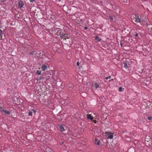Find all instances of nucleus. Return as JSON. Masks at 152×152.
Segmentation results:
<instances>
[{"mask_svg": "<svg viewBox=\"0 0 152 152\" xmlns=\"http://www.w3.org/2000/svg\"><path fill=\"white\" fill-rule=\"evenodd\" d=\"M19 7H22L24 5V3L23 1H20L18 3Z\"/></svg>", "mask_w": 152, "mask_h": 152, "instance_id": "nucleus-4", "label": "nucleus"}, {"mask_svg": "<svg viewBox=\"0 0 152 152\" xmlns=\"http://www.w3.org/2000/svg\"><path fill=\"white\" fill-rule=\"evenodd\" d=\"M94 122L95 123H96V121H94Z\"/></svg>", "mask_w": 152, "mask_h": 152, "instance_id": "nucleus-32", "label": "nucleus"}, {"mask_svg": "<svg viewBox=\"0 0 152 152\" xmlns=\"http://www.w3.org/2000/svg\"><path fill=\"white\" fill-rule=\"evenodd\" d=\"M151 32H152V28L151 29Z\"/></svg>", "mask_w": 152, "mask_h": 152, "instance_id": "nucleus-33", "label": "nucleus"}, {"mask_svg": "<svg viewBox=\"0 0 152 152\" xmlns=\"http://www.w3.org/2000/svg\"><path fill=\"white\" fill-rule=\"evenodd\" d=\"M111 78V76H109L107 77H106L105 79L106 80H107L109 79H110Z\"/></svg>", "mask_w": 152, "mask_h": 152, "instance_id": "nucleus-18", "label": "nucleus"}, {"mask_svg": "<svg viewBox=\"0 0 152 152\" xmlns=\"http://www.w3.org/2000/svg\"><path fill=\"white\" fill-rule=\"evenodd\" d=\"M84 28L85 29L87 30L88 29V28L87 27L85 26V27Z\"/></svg>", "mask_w": 152, "mask_h": 152, "instance_id": "nucleus-26", "label": "nucleus"}, {"mask_svg": "<svg viewBox=\"0 0 152 152\" xmlns=\"http://www.w3.org/2000/svg\"><path fill=\"white\" fill-rule=\"evenodd\" d=\"M124 67L126 68H128V66H127V63L125 62L124 63Z\"/></svg>", "mask_w": 152, "mask_h": 152, "instance_id": "nucleus-13", "label": "nucleus"}, {"mask_svg": "<svg viewBox=\"0 0 152 152\" xmlns=\"http://www.w3.org/2000/svg\"><path fill=\"white\" fill-rule=\"evenodd\" d=\"M3 112H4L5 114H9L10 113V112L9 111H7L6 110H4V111Z\"/></svg>", "mask_w": 152, "mask_h": 152, "instance_id": "nucleus-9", "label": "nucleus"}, {"mask_svg": "<svg viewBox=\"0 0 152 152\" xmlns=\"http://www.w3.org/2000/svg\"><path fill=\"white\" fill-rule=\"evenodd\" d=\"M77 66H79V63L78 61L77 63Z\"/></svg>", "mask_w": 152, "mask_h": 152, "instance_id": "nucleus-23", "label": "nucleus"}, {"mask_svg": "<svg viewBox=\"0 0 152 152\" xmlns=\"http://www.w3.org/2000/svg\"><path fill=\"white\" fill-rule=\"evenodd\" d=\"M47 68V66L46 65H43L42 66V69L43 71L45 70Z\"/></svg>", "mask_w": 152, "mask_h": 152, "instance_id": "nucleus-5", "label": "nucleus"}, {"mask_svg": "<svg viewBox=\"0 0 152 152\" xmlns=\"http://www.w3.org/2000/svg\"><path fill=\"white\" fill-rule=\"evenodd\" d=\"M124 89L123 88H122V87H120L119 88V91H123V89Z\"/></svg>", "mask_w": 152, "mask_h": 152, "instance_id": "nucleus-16", "label": "nucleus"}, {"mask_svg": "<svg viewBox=\"0 0 152 152\" xmlns=\"http://www.w3.org/2000/svg\"><path fill=\"white\" fill-rule=\"evenodd\" d=\"M95 39L98 41H100L101 40V39L99 38L97 36H96L95 37Z\"/></svg>", "mask_w": 152, "mask_h": 152, "instance_id": "nucleus-8", "label": "nucleus"}, {"mask_svg": "<svg viewBox=\"0 0 152 152\" xmlns=\"http://www.w3.org/2000/svg\"><path fill=\"white\" fill-rule=\"evenodd\" d=\"M32 110L35 113L36 112V111L35 109H33Z\"/></svg>", "mask_w": 152, "mask_h": 152, "instance_id": "nucleus-24", "label": "nucleus"}, {"mask_svg": "<svg viewBox=\"0 0 152 152\" xmlns=\"http://www.w3.org/2000/svg\"><path fill=\"white\" fill-rule=\"evenodd\" d=\"M28 115L30 116H31L32 115V113L31 111H29L28 112Z\"/></svg>", "mask_w": 152, "mask_h": 152, "instance_id": "nucleus-14", "label": "nucleus"}, {"mask_svg": "<svg viewBox=\"0 0 152 152\" xmlns=\"http://www.w3.org/2000/svg\"><path fill=\"white\" fill-rule=\"evenodd\" d=\"M39 52L38 53L37 52L35 51L32 52L30 53V54L31 55H34V57H38L39 56Z\"/></svg>", "mask_w": 152, "mask_h": 152, "instance_id": "nucleus-2", "label": "nucleus"}, {"mask_svg": "<svg viewBox=\"0 0 152 152\" xmlns=\"http://www.w3.org/2000/svg\"><path fill=\"white\" fill-rule=\"evenodd\" d=\"M120 45H121V47L122 46H123L122 44L121 43Z\"/></svg>", "mask_w": 152, "mask_h": 152, "instance_id": "nucleus-30", "label": "nucleus"}, {"mask_svg": "<svg viewBox=\"0 0 152 152\" xmlns=\"http://www.w3.org/2000/svg\"><path fill=\"white\" fill-rule=\"evenodd\" d=\"M109 18L111 20H113L114 19L113 17L112 16H110Z\"/></svg>", "mask_w": 152, "mask_h": 152, "instance_id": "nucleus-17", "label": "nucleus"}, {"mask_svg": "<svg viewBox=\"0 0 152 152\" xmlns=\"http://www.w3.org/2000/svg\"><path fill=\"white\" fill-rule=\"evenodd\" d=\"M47 152H54L51 149H48L47 150Z\"/></svg>", "mask_w": 152, "mask_h": 152, "instance_id": "nucleus-15", "label": "nucleus"}, {"mask_svg": "<svg viewBox=\"0 0 152 152\" xmlns=\"http://www.w3.org/2000/svg\"><path fill=\"white\" fill-rule=\"evenodd\" d=\"M95 143L96 144H97L99 145L100 144V141L99 140H98V139H96L95 140Z\"/></svg>", "mask_w": 152, "mask_h": 152, "instance_id": "nucleus-6", "label": "nucleus"}, {"mask_svg": "<svg viewBox=\"0 0 152 152\" xmlns=\"http://www.w3.org/2000/svg\"><path fill=\"white\" fill-rule=\"evenodd\" d=\"M105 134L107 136H109V135H110V133L107 132H105Z\"/></svg>", "mask_w": 152, "mask_h": 152, "instance_id": "nucleus-20", "label": "nucleus"}, {"mask_svg": "<svg viewBox=\"0 0 152 152\" xmlns=\"http://www.w3.org/2000/svg\"><path fill=\"white\" fill-rule=\"evenodd\" d=\"M94 87H95L96 89L97 88L99 87V84L97 83H95Z\"/></svg>", "mask_w": 152, "mask_h": 152, "instance_id": "nucleus-10", "label": "nucleus"}, {"mask_svg": "<svg viewBox=\"0 0 152 152\" xmlns=\"http://www.w3.org/2000/svg\"><path fill=\"white\" fill-rule=\"evenodd\" d=\"M138 36V34L137 33L135 34V36L136 37H137Z\"/></svg>", "mask_w": 152, "mask_h": 152, "instance_id": "nucleus-27", "label": "nucleus"}, {"mask_svg": "<svg viewBox=\"0 0 152 152\" xmlns=\"http://www.w3.org/2000/svg\"><path fill=\"white\" fill-rule=\"evenodd\" d=\"M35 0H30V1L31 2H33Z\"/></svg>", "mask_w": 152, "mask_h": 152, "instance_id": "nucleus-25", "label": "nucleus"}, {"mask_svg": "<svg viewBox=\"0 0 152 152\" xmlns=\"http://www.w3.org/2000/svg\"><path fill=\"white\" fill-rule=\"evenodd\" d=\"M63 37H66V36H65V34H64L62 36Z\"/></svg>", "mask_w": 152, "mask_h": 152, "instance_id": "nucleus-28", "label": "nucleus"}, {"mask_svg": "<svg viewBox=\"0 0 152 152\" xmlns=\"http://www.w3.org/2000/svg\"><path fill=\"white\" fill-rule=\"evenodd\" d=\"M148 120H151L152 119V117L149 116V117H148Z\"/></svg>", "mask_w": 152, "mask_h": 152, "instance_id": "nucleus-21", "label": "nucleus"}, {"mask_svg": "<svg viewBox=\"0 0 152 152\" xmlns=\"http://www.w3.org/2000/svg\"><path fill=\"white\" fill-rule=\"evenodd\" d=\"M87 118L88 119H90L92 121L94 120V118L90 114H87Z\"/></svg>", "mask_w": 152, "mask_h": 152, "instance_id": "nucleus-3", "label": "nucleus"}, {"mask_svg": "<svg viewBox=\"0 0 152 152\" xmlns=\"http://www.w3.org/2000/svg\"><path fill=\"white\" fill-rule=\"evenodd\" d=\"M4 110H3L1 107H0V111L3 112V111H4Z\"/></svg>", "mask_w": 152, "mask_h": 152, "instance_id": "nucleus-19", "label": "nucleus"}, {"mask_svg": "<svg viewBox=\"0 0 152 152\" xmlns=\"http://www.w3.org/2000/svg\"><path fill=\"white\" fill-rule=\"evenodd\" d=\"M108 139H112L113 138V135L112 134L109 135L107 137Z\"/></svg>", "mask_w": 152, "mask_h": 152, "instance_id": "nucleus-11", "label": "nucleus"}, {"mask_svg": "<svg viewBox=\"0 0 152 152\" xmlns=\"http://www.w3.org/2000/svg\"><path fill=\"white\" fill-rule=\"evenodd\" d=\"M2 32V31L1 29H0V36L1 35Z\"/></svg>", "mask_w": 152, "mask_h": 152, "instance_id": "nucleus-22", "label": "nucleus"}, {"mask_svg": "<svg viewBox=\"0 0 152 152\" xmlns=\"http://www.w3.org/2000/svg\"><path fill=\"white\" fill-rule=\"evenodd\" d=\"M36 74L38 75H40L41 74V71L37 70L36 71Z\"/></svg>", "mask_w": 152, "mask_h": 152, "instance_id": "nucleus-12", "label": "nucleus"}, {"mask_svg": "<svg viewBox=\"0 0 152 152\" xmlns=\"http://www.w3.org/2000/svg\"><path fill=\"white\" fill-rule=\"evenodd\" d=\"M34 152H39V151H35Z\"/></svg>", "mask_w": 152, "mask_h": 152, "instance_id": "nucleus-31", "label": "nucleus"}, {"mask_svg": "<svg viewBox=\"0 0 152 152\" xmlns=\"http://www.w3.org/2000/svg\"><path fill=\"white\" fill-rule=\"evenodd\" d=\"M42 78H43V77H40V79H42Z\"/></svg>", "mask_w": 152, "mask_h": 152, "instance_id": "nucleus-29", "label": "nucleus"}, {"mask_svg": "<svg viewBox=\"0 0 152 152\" xmlns=\"http://www.w3.org/2000/svg\"><path fill=\"white\" fill-rule=\"evenodd\" d=\"M59 127L60 129L62 131H64V128L63 126L62 125H60L59 126Z\"/></svg>", "mask_w": 152, "mask_h": 152, "instance_id": "nucleus-7", "label": "nucleus"}, {"mask_svg": "<svg viewBox=\"0 0 152 152\" xmlns=\"http://www.w3.org/2000/svg\"><path fill=\"white\" fill-rule=\"evenodd\" d=\"M134 16V18L135 19L134 22L137 23H140L141 18V17L139 16L138 14L135 15Z\"/></svg>", "mask_w": 152, "mask_h": 152, "instance_id": "nucleus-1", "label": "nucleus"}]
</instances>
